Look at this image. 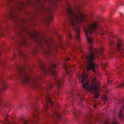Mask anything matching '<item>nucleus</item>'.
I'll list each match as a JSON object with an SVG mask.
<instances>
[{"label": "nucleus", "instance_id": "nucleus-1", "mask_svg": "<svg viewBox=\"0 0 124 124\" xmlns=\"http://www.w3.org/2000/svg\"><path fill=\"white\" fill-rule=\"evenodd\" d=\"M49 65V68L46 69L45 67V65L42 61L39 60V66L42 71L41 75L36 77H33L28 74L29 70L26 69L28 68V70L30 69L28 66H24L22 67L18 65L17 68L18 71V76L22 83L31 86L33 87L38 89L39 92V94L42 95L43 91L46 92V94H44L42 97L41 102L43 103L44 100L45 105L43 109V111H46L49 108V104L50 106H53L54 104L53 101L51 99L50 96L52 95L53 92L50 93V89L52 87L53 85V83L50 82L48 83L47 88L43 89L39 82L43 79L46 76V74L50 73L53 77L54 80L56 84L57 88L61 90L62 88L63 84L64 82L63 78L58 77L57 71L55 69L57 68V66L55 62L54 61H50Z\"/></svg>", "mask_w": 124, "mask_h": 124}, {"label": "nucleus", "instance_id": "nucleus-2", "mask_svg": "<svg viewBox=\"0 0 124 124\" xmlns=\"http://www.w3.org/2000/svg\"><path fill=\"white\" fill-rule=\"evenodd\" d=\"M99 27L97 22L95 21H92L89 22L88 24L87 28H84V31L85 34L86 38L87 41L89 43L88 48V51L90 54L86 55L85 57L86 62L85 63V65L87 68V71L92 70L95 72V67L96 64L93 62L95 59L96 57H98V55L102 54L104 51V48L103 46H101L99 49H96L93 46V39L92 37L93 34L95 35V31L101 35L109 34L107 32H104L98 30Z\"/></svg>", "mask_w": 124, "mask_h": 124}, {"label": "nucleus", "instance_id": "nucleus-3", "mask_svg": "<svg viewBox=\"0 0 124 124\" xmlns=\"http://www.w3.org/2000/svg\"><path fill=\"white\" fill-rule=\"evenodd\" d=\"M85 2L84 0L80 1L78 4H75L72 8L70 4L67 3L65 6L66 10V20L71 26L75 31V38L79 41L81 39L80 37L79 24L85 21V15L80 10L82 5Z\"/></svg>", "mask_w": 124, "mask_h": 124}, {"label": "nucleus", "instance_id": "nucleus-4", "mask_svg": "<svg viewBox=\"0 0 124 124\" xmlns=\"http://www.w3.org/2000/svg\"><path fill=\"white\" fill-rule=\"evenodd\" d=\"M9 9H24V7L29 4L37 7H41L42 4L48 3L50 4H53V0H33L28 2L19 1L16 2L14 0H7Z\"/></svg>", "mask_w": 124, "mask_h": 124}, {"label": "nucleus", "instance_id": "nucleus-5", "mask_svg": "<svg viewBox=\"0 0 124 124\" xmlns=\"http://www.w3.org/2000/svg\"><path fill=\"white\" fill-rule=\"evenodd\" d=\"M21 30L17 33V36L19 38L20 41L18 42L17 40H15L17 43V48H18L20 46L22 45L25 46L27 44L26 39L24 36L25 33H28L30 36L34 40H35L38 45L42 47L43 45L41 41V39L39 37L40 34L39 33L34 31L33 34H32L29 31H26L25 27H20Z\"/></svg>", "mask_w": 124, "mask_h": 124}, {"label": "nucleus", "instance_id": "nucleus-6", "mask_svg": "<svg viewBox=\"0 0 124 124\" xmlns=\"http://www.w3.org/2000/svg\"><path fill=\"white\" fill-rule=\"evenodd\" d=\"M88 76L85 73L82 76L81 82L82 84V87L86 90L94 92L95 98H98L99 96V93L97 92V88L99 87L100 83L98 80L95 78H93L92 80V83L90 85L87 80Z\"/></svg>", "mask_w": 124, "mask_h": 124}, {"label": "nucleus", "instance_id": "nucleus-7", "mask_svg": "<svg viewBox=\"0 0 124 124\" xmlns=\"http://www.w3.org/2000/svg\"><path fill=\"white\" fill-rule=\"evenodd\" d=\"M117 43L110 40L109 44L110 46V50L111 53L115 52H119L121 55L124 57V44L121 40L118 37L116 38Z\"/></svg>", "mask_w": 124, "mask_h": 124}, {"label": "nucleus", "instance_id": "nucleus-8", "mask_svg": "<svg viewBox=\"0 0 124 124\" xmlns=\"http://www.w3.org/2000/svg\"><path fill=\"white\" fill-rule=\"evenodd\" d=\"M33 111L32 113V117L30 119H27L24 118L22 119L23 124H37L38 121L39 119V116L38 115L39 112L36 107L34 106L32 107Z\"/></svg>", "mask_w": 124, "mask_h": 124}, {"label": "nucleus", "instance_id": "nucleus-9", "mask_svg": "<svg viewBox=\"0 0 124 124\" xmlns=\"http://www.w3.org/2000/svg\"><path fill=\"white\" fill-rule=\"evenodd\" d=\"M46 116L47 117H48L49 116L51 117L54 120H55V118H61V116L60 115L58 112H56L53 114L51 115L50 114H46Z\"/></svg>", "mask_w": 124, "mask_h": 124}, {"label": "nucleus", "instance_id": "nucleus-10", "mask_svg": "<svg viewBox=\"0 0 124 124\" xmlns=\"http://www.w3.org/2000/svg\"><path fill=\"white\" fill-rule=\"evenodd\" d=\"M120 102L124 105V106L123 107H121V108L118 113V116L120 118H121L122 119H123L124 116L122 114V112L123 111V109H124V100L121 101Z\"/></svg>", "mask_w": 124, "mask_h": 124}, {"label": "nucleus", "instance_id": "nucleus-11", "mask_svg": "<svg viewBox=\"0 0 124 124\" xmlns=\"http://www.w3.org/2000/svg\"><path fill=\"white\" fill-rule=\"evenodd\" d=\"M93 119L88 117L85 118L84 122L86 124H93Z\"/></svg>", "mask_w": 124, "mask_h": 124}, {"label": "nucleus", "instance_id": "nucleus-12", "mask_svg": "<svg viewBox=\"0 0 124 124\" xmlns=\"http://www.w3.org/2000/svg\"><path fill=\"white\" fill-rule=\"evenodd\" d=\"M81 111L79 109L75 110L73 111V113L76 118H78L79 115L80 114Z\"/></svg>", "mask_w": 124, "mask_h": 124}, {"label": "nucleus", "instance_id": "nucleus-13", "mask_svg": "<svg viewBox=\"0 0 124 124\" xmlns=\"http://www.w3.org/2000/svg\"><path fill=\"white\" fill-rule=\"evenodd\" d=\"M18 54L19 56L23 58L24 59H25L27 58V56L25 54L24 52L20 50V51Z\"/></svg>", "mask_w": 124, "mask_h": 124}, {"label": "nucleus", "instance_id": "nucleus-14", "mask_svg": "<svg viewBox=\"0 0 124 124\" xmlns=\"http://www.w3.org/2000/svg\"><path fill=\"white\" fill-rule=\"evenodd\" d=\"M64 67L66 71V74L67 75L69 74L70 73L69 71H68V70L69 71L70 70L69 68H70V66L66 64H65L64 65Z\"/></svg>", "mask_w": 124, "mask_h": 124}, {"label": "nucleus", "instance_id": "nucleus-15", "mask_svg": "<svg viewBox=\"0 0 124 124\" xmlns=\"http://www.w3.org/2000/svg\"><path fill=\"white\" fill-rule=\"evenodd\" d=\"M46 57H47V55L49 57H48L49 58L50 57V56H51L52 54L51 51L49 49L48 51H46Z\"/></svg>", "mask_w": 124, "mask_h": 124}, {"label": "nucleus", "instance_id": "nucleus-16", "mask_svg": "<svg viewBox=\"0 0 124 124\" xmlns=\"http://www.w3.org/2000/svg\"><path fill=\"white\" fill-rule=\"evenodd\" d=\"M42 39L43 40L44 42H45L47 44V46H48V48H49L50 44L47 40L43 38Z\"/></svg>", "mask_w": 124, "mask_h": 124}, {"label": "nucleus", "instance_id": "nucleus-17", "mask_svg": "<svg viewBox=\"0 0 124 124\" xmlns=\"http://www.w3.org/2000/svg\"><path fill=\"white\" fill-rule=\"evenodd\" d=\"M38 49L37 47L35 46L34 48L33 49V54H35V53L37 52H38Z\"/></svg>", "mask_w": 124, "mask_h": 124}, {"label": "nucleus", "instance_id": "nucleus-18", "mask_svg": "<svg viewBox=\"0 0 124 124\" xmlns=\"http://www.w3.org/2000/svg\"><path fill=\"white\" fill-rule=\"evenodd\" d=\"M100 124H118V123H111L109 124V123H100Z\"/></svg>", "mask_w": 124, "mask_h": 124}, {"label": "nucleus", "instance_id": "nucleus-19", "mask_svg": "<svg viewBox=\"0 0 124 124\" xmlns=\"http://www.w3.org/2000/svg\"><path fill=\"white\" fill-rule=\"evenodd\" d=\"M67 36L70 39H71L72 37V36L71 35L70 33H68L67 34Z\"/></svg>", "mask_w": 124, "mask_h": 124}, {"label": "nucleus", "instance_id": "nucleus-20", "mask_svg": "<svg viewBox=\"0 0 124 124\" xmlns=\"http://www.w3.org/2000/svg\"><path fill=\"white\" fill-rule=\"evenodd\" d=\"M120 86H124V82L123 83L121 84L120 85Z\"/></svg>", "mask_w": 124, "mask_h": 124}, {"label": "nucleus", "instance_id": "nucleus-21", "mask_svg": "<svg viewBox=\"0 0 124 124\" xmlns=\"http://www.w3.org/2000/svg\"><path fill=\"white\" fill-rule=\"evenodd\" d=\"M73 92H74L73 90H72V91L70 92V93L71 94H74Z\"/></svg>", "mask_w": 124, "mask_h": 124}, {"label": "nucleus", "instance_id": "nucleus-22", "mask_svg": "<svg viewBox=\"0 0 124 124\" xmlns=\"http://www.w3.org/2000/svg\"><path fill=\"white\" fill-rule=\"evenodd\" d=\"M49 20L50 21L52 19V17L50 16H49Z\"/></svg>", "mask_w": 124, "mask_h": 124}, {"label": "nucleus", "instance_id": "nucleus-23", "mask_svg": "<svg viewBox=\"0 0 124 124\" xmlns=\"http://www.w3.org/2000/svg\"><path fill=\"white\" fill-rule=\"evenodd\" d=\"M78 49V50H79V51H80L81 50V48L80 46H79V47Z\"/></svg>", "mask_w": 124, "mask_h": 124}, {"label": "nucleus", "instance_id": "nucleus-24", "mask_svg": "<svg viewBox=\"0 0 124 124\" xmlns=\"http://www.w3.org/2000/svg\"><path fill=\"white\" fill-rule=\"evenodd\" d=\"M69 60H70V59L69 58H67V61H69Z\"/></svg>", "mask_w": 124, "mask_h": 124}, {"label": "nucleus", "instance_id": "nucleus-25", "mask_svg": "<svg viewBox=\"0 0 124 124\" xmlns=\"http://www.w3.org/2000/svg\"><path fill=\"white\" fill-rule=\"evenodd\" d=\"M12 39L13 40H14L15 39H14V38L13 37H12Z\"/></svg>", "mask_w": 124, "mask_h": 124}, {"label": "nucleus", "instance_id": "nucleus-26", "mask_svg": "<svg viewBox=\"0 0 124 124\" xmlns=\"http://www.w3.org/2000/svg\"><path fill=\"white\" fill-rule=\"evenodd\" d=\"M67 42L68 43H69H69L68 42V40L67 41Z\"/></svg>", "mask_w": 124, "mask_h": 124}, {"label": "nucleus", "instance_id": "nucleus-27", "mask_svg": "<svg viewBox=\"0 0 124 124\" xmlns=\"http://www.w3.org/2000/svg\"><path fill=\"white\" fill-rule=\"evenodd\" d=\"M96 120L98 122V121H97V120L96 119Z\"/></svg>", "mask_w": 124, "mask_h": 124}, {"label": "nucleus", "instance_id": "nucleus-28", "mask_svg": "<svg viewBox=\"0 0 124 124\" xmlns=\"http://www.w3.org/2000/svg\"><path fill=\"white\" fill-rule=\"evenodd\" d=\"M56 122V120H55V122Z\"/></svg>", "mask_w": 124, "mask_h": 124}, {"label": "nucleus", "instance_id": "nucleus-29", "mask_svg": "<svg viewBox=\"0 0 124 124\" xmlns=\"http://www.w3.org/2000/svg\"><path fill=\"white\" fill-rule=\"evenodd\" d=\"M47 118H46V119Z\"/></svg>", "mask_w": 124, "mask_h": 124}]
</instances>
